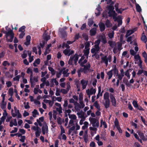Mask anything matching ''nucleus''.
<instances>
[{"label": "nucleus", "mask_w": 147, "mask_h": 147, "mask_svg": "<svg viewBox=\"0 0 147 147\" xmlns=\"http://www.w3.org/2000/svg\"><path fill=\"white\" fill-rule=\"evenodd\" d=\"M107 1V4H110V5L107 8V11H105L103 13V16L105 17L107 16V13L109 14V16L110 17H112L114 20L115 21H117L118 22V25L115 24L114 25L113 28V30H115L118 27H119L122 25V18L121 16H119L116 17L117 14L115 11L113 10L114 7L113 5V3L111 1V0H105Z\"/></svg>", "instance_id": "obj_1"}, {"label": "nucleus", "mask_w": 147, "mask_h": 147, "mask_svg": "<svg viewBox=\"0 0 147 147\" xmlns=\"http://www.w3.org/2000/svg\"><path fill=\"white\" fill-rule=\"evenodd\" d=\"M8 28L7 26H6L5 28L6 31H5L4 28H3L1 32L5 34V36L7 41L11 42L13 41L14 34L10 28Z\"/></svg>", "instance_id": "obj_2"}, {"label": "nucleus", "mask_w": 147, "mask_h": 147, "mask_svg": "<svg viewBox=\"0 0 147 147\" xmlns=\"http://www.w3.org/2000/svg\"><path fill=\"white\" fill-rule=\"evenodd\" d=\"M90 67V65L89 63H88L86 65V66H85L83 68H81L78 69L77 73L78 77H80L81 76V72H83L84 73H86L87 71L89 70Z\"/></svg>", "instance_id": "obj_3"}, {"label": "nucleus", "mask_w": 147, "mask_h": 147, "mask_svg": "<svg viewBox=\"0 0 147 147\" xmlns=\"http://www.w3.org/2000/svg\"><path fill=\"white\" fill-rule=\"evenodd\" d=\"M113 74H114L115 75L118 74V70L116 68L115 66H114L112 69L108 72L107 73V74L109 80H110L112 78Z\"/></svg>", "instance_id": "obj_4"}, {"label": "nucleus", "mask_w": 147, "mask_h": 147, "mask_svg": "<svg viewBox=\"0 0 147 147\" xmlns=\"http://www.w3.org/2000/svg\"><path fill=\"white\" fill-rule=\"evenodd\" d=\"M89 119L90 123L92 125V126L96 127H99V123L98 119L93 117H90Z\"/></svg>", "instance_id": "obj_5"}, {"label": "nucleus", "mask_w": 147, "mask_h": 147, "mask_svg": "<svg viewBox=\"0 0 147 147\" xmlns=\"http://www.w3.org/2000/svg\"><path fill=\"white\" fill-rule=\"evenodd\" d=\"M96 91V88L92 87L86 90V92L88 97L90 98L91 95L94 94H95Z\"/></svg>", "instance_id": "obj_6"}, {"label": "nucleus", "mask_w": 147, "mask_h": 147, "mask_svg": "<svg viewBox=\"0 0 147 147\" xmlns=\"http://www.w3.org/2000/svg\"><path fill=\"white\" fill-rule=\"evenodd\" d=\"M111 58V56L107 57V56H105L101 58V62H104L106 65V66H107L108 65V61H109V62H110Z\"/></svg>", "instance_id": "obj_7"}, {"label": "nucleus", "mask_w": 147, "mask_h": 147, "mask_svg": "<svg viewBox=\"0 0 147 147\" xmlns=\"http://www.w3.org/2000/svg\"><path fill=\"white\" fill-rule=\"evenodd\" d=\"M42 133L43 134H45L48 132V126L45 122L43 123V125L42 127Z\"/></svg>", "instance_id": "obj_8"}, {"label": "nucleus", "mask_w": 147, "mask_h": 147, "mask_svg": "<svg viewBox=\"0 0 147 147\" xmlns=\"http://www.w3.org/2000/svg\"><path fill=\"white\" fill-rule=\"evenodd\" d=\"M87 60L86 59H84V56L82 57L79 60V63L80 64L81 66L82 67H84L85 66H86V65L88 63H87L86 65H85V64L86 63Z\"/></svg>", "instance_id": "obj_9"}, {"label": "nucleus", "mask_w": 147, "mask_h": 147, "mask_svg": "<svg viewBox=\"0 0 147 147\" xmlns=\"http://www.w3.org/2000/svg\"><path fill=\"white\" fill-rule=\"evenodd\" d=\"M115 126L118 130L119 133H121L122 132V131L119 125V122L117 119H116L114 121Z\"/></svg>", "instance_id": "obj_10"}, {"label": "nucleus", "mask_w": 147, "mask_h": 147, "mask_svg": "<svg viewBox=\"0 0 147 147\" xmlns=\"http://www.w3.org/2000/svg\"><path fill=\"white\" fill-rule=\"evenodd\" d=\"M15 113H12V115L13 117H15L17 116V118H21L22 116L21 114L20 113L19 111L18 110H16L15 111Z\"/></svg>", "instance_id": "obj_11"}, {"label": "nucleus", "mask_w": 147, "mask_h": 147, "mask_svg": "<svg viewBox=\"0 0 147 147\" xmlns=\"http://www.w3.org/2000/svg\"><path fill=\"white\" fill-rule=\"evenodd\" d=\"M98 127H96L92 126L89 127V130L91 132V134L92 136H93L94 135L93 132L95 133V134L96 133V131L97 130V128Z\"/></svg>", "instance_id": "obj_12"}, {"label": "nucleus", "mask_w": 147, "mask_h": 147, "mask_svg": "<svg viewBox=\"0 0 147 147\" xmlns=\"http://www.w3.org/2000/svg\"><path fill=\"white\" fill-rule=\"evenodd\" d=\"M63 52L65 55H68L69 56L74 53V51H70L69 49H67L63 51Z\"/></svg>", "instance_id": "obj_13"}, {"label": "nucleus", "mask_w": 147, "mask_h": 147, "mask_svg": "<svg viewBox=\"0 0 147 147\" xmlns=\"http://www.w3.org/2000/svg\"><path fill=\"white\" fill-rule=\"evenodd\" d=\"M88 81L87 80L84 79L81 80L80 81V83L82 86L83 89H85L88 84Z\"/></svg>", "instance_id": "obj_14"}, {"label": "nucleus", "mask_w": 147, "mask_h": 147, "mask_svg": "<svg viewBox=\"0 0 147 147\" xmlns=\"http://www.w3.org/2000/svg\"><path fill=\"white\" fill-rule=\"evenodd\" d=\"M100 49L99 46L96 45H95L94 48H92L91 50V52L92 53H98Z\"/></svg>", "instance_id": "obj_15"}, {"label": "nucleus", "mask_w": 147, "mask_h": 147, "mask_svg": "<svg viewBox=\"0 0 147 147\" xmlns=\"http://www.w3.org/2000/svg\"><path fill=\"white\" fill-rule=\"evenodd\" d=\"M134 58L136 60V61L137 62H135V63H142V61L141 60L140 57V56L139 54H137L135 55L134 56Z\"/></svg>", "instance_id": "obj_16"}, {"label": "nucleus", "mask_w": 147, "mask_h": 147, "mask_svg": "<svg viewBox=\"0 0 147 147\" xmlns=\"http://www.w3.org/2000/svg\"><path fill=\"white\" fill-rule=\"evenodd\" d=\"M110 98L112 105L114 106H116V102L114 96L112 94H111Z\"/></svg>", "instance_id": "obj_17"}, {"label": "nucleus", "mask_w": 147, "mask_h": 147, "mask_svg": "<svg viewBox=\"0 0 147 147\" xmlns=\"http://www.w3.org/2000/svg\"><path fill=\"white\" fill-rule=\"evenodd\" d=\"M115 10L116 11L119 13H121L124 10V9H118L119 7V4L117 3L115 5Z\"/></svg>", "instance_id": "obj_18"}, {"label": "nucleus", "mask_w": 147, "mask_h": 147, "mask_svg": "<svg viewBox=\"0 0 147 147\" xmlns=\"http://www.w3.org/2000/svg\"><path fill=\"white\" fill-rule=\"evenodd\" d=\"M30 81L32 84H34L35 82H37L38 80L37 78H33L32 75L31 74L30 76Z\"/></svg>", "instance_id": "obj_19"}, {"label": "nucleus", "mask_w": 147, "mask_h": 147, "mask_svg": "<svg viewBox=\"0 0 147 147\" xmlns=\"http://www.w3.org/2000/svg\"><path fill=\"white\" fill-rule=\"evenodd\" d=\"M69 69H63L62 71H63V74L64 76L68 77L69 76V73H68Z\"/></svg>", "instance_id": "obj_20"}, {"label": "nucleus", "mask_w": 147, "mask_h": 147, "mask_svg": "<svg viewBox=\"0 0 147 147\" xmlns=\"http://www.w3.org/2000/svg\"><path fill=\"white\" fill-rule=\"evenodd\" d=\"M7 114H8L7 113L6 110L5 109H4L3 110V116L1 117V119H2L3 121H5Z\"/></svg>", "instance_id": "obj_21"}, {"label": "nucleus", "mask_w": 147, "mask_h": 147, "mask_svg": "<svg viewBox=\"0 0 147 147\" xmlns=\"http://www.w3.org/2000/svg\"><path fill=\"white\" fill-rule=\"evenodd\" d=\"M31 36L28 35L26 37V41L25 42L24 44L27 46L30 43Z\"/></svg>", "instance_id": "obj_22"}, {"label": "nucleus", "mask_w": 147, "mask_h": 147, "mask_svg": "<svg viewBox=\"0 0 147 147\" xmlns=\"http://www.w3.org/2000/svg\"><path fill=\"white\" fill-rule=\"evenodd\" d=\"M103 91L101 92V87L99 86L98 87V93L96 96V99L98 98L100 96H102V92Z\"/></svg>", "instance_id": "obj_23"}, {"label": "nucleus", "mask_w": 147, "mask_h": 147, "mask_svg": "<svg viewBox=\"0 0 147 147\" xmlns=\"http://www.w3.org/2000/svg\"><path fill=\"white\" fill-rule=\"evenodd\" d=\"M103 125L104 128H106L107 127V125L106 122L103 121V119H101L100 121V127H102Z\"/></svg>", "instance_id": "obj_24"}, {"label": "nucleus", "mask_w": 147, "mask_h": 147, "mask_svg": "<svg viewBox=\"0 0 147 147\" xmlns=\"http://www.w3.org/2000/svg\"><path fill=\"white\" fill-rule=\"evenodd\" d=\"M74 41H68L67 42V43H63V47H65L66 48H69V46L68 45L69 44H71L73 43V42H74Z\"/></svg>", "instance_id": "obj_25"}, {"label": "nucleus", "mask_w": 147, "mask_h": 147, "mask_svg": "<svg viewBox=\"0 0 147 147\" xmlns=\"http://www.w3.org/2000/svg\"><path fill=\"white\" fill-rule=\"evenodd\" d=\"M96 10L98 11V12H95V14L96 16H99L100 14V12L102 10V9L101 7L99 5H98V6L96 8Z\"/></svg>", "instance_id": "obj_26"}, {"label": "nucleus", "mask_w": 147, "mask_h": 147, "mask_svg": "<svg viewBox=\"0 0 147 147\" xmlns=\"http://www.w3.org/2000/svg\"><path fill=\"white\" fill-rule=\"evenodd\" d=\"M99 27L100 31H103L105 30V26L104 23L100 22L99 24Z\"/></svg>", "instance_id": "obj_27"}, {"label": "nucleus", "mask_w": 147, "mask_h": 147, "mask_svg": "<svg viewBox=\"0 0 147 147\" xmlns=\"http://www.w3.org/2000/svg\"><path fill=\"white\" fill-rule=\"evenodd\" d=\"M44 120V118L43 117H41L37 120V122L38 123L39 126H42V122Z\"/></svg>", "instance_id": "obj_28"}, {"label": "nucleus", "mask_w": 147, "mask_h": 147, "mask_svg": "<svg viewBox=\"0 0 147 147\" xmlns=\"http://www.w3.org/2000/svg\"><path fill=\"white\" fill-rule=\"evenodd\" d=\"M96 32V28H95L92 29L90 30V35L92 36L95 35Z\"/></svg>", "instance_id": "obj_29"}, {"label": "nucleus", "mask_w": 147, "mask_h": 147, "mask_svg": "<svg viewBox=\"0 0 147 147\" xmlns=\"http://www.w3.org/2000/svg\"><path fill=\"white\" fill-rule=\"evenodd\" d=\"M43 37L44 39L47 41L49 40L50 38V36L47 35V33L46 31H45V33L43 34Z\"/></svg>", "instance_id": "obj_30"}, {"label": "nucleus", "mask_w": 147, "mask_h": 147, "mask_svg": "<svg viewBox=\"0 0 147 147\" xmlns=\"http://www.w3.org/2000/svg\"><path fill=\"white\" fill-rule=\"evenodd\" d=\"M58 138L60 139H63L64 140H66L67 138V137L65 134H60L58 136Z\"/></svg>", "instance_id": "obj_31"}, {"label": "nucleus", "mask_w": 147, "mask_h": 147, "mask_svg": "<svg viewBox=\"0 0 147 147\" xmlns=\"http://www.w3.org/2000/svg\"><path fill=\"white\" fill-rule=\"evenodd\" d=\"M7 105L6 102H5V101H2L1 103V107L2 109H5Z\"/></svg>", "instance_id": "obj_32"}, {"label": "nucleus", "mask_w": 147, "mask_h": 147, "mask_svg": "<svg viewBox=\"0 0 147 147\" xmlns=\"http://www.w3.org/2000/svg\"><path fill=\"white\" fill-rule=\"evenodd\" d=\"M62 100V98L61 97H56V96H53L52 97V100L54 101H56V100L58 101L59 102H61Z\"/></svg>", "instance_id": "obj_33"}, {"label": "nucleus", "mask_w": 147, "mask_h": 147, "mask_svg": "<svg viewBox=\"0 0 147 147\" xmlns=\"http://www.w3.org/2000/svg\"><path fill=\"white\" fill-rule=\"evenodd\" d=\"M136 30V29H135L134 30H128L127 32L126 36L128 37L131 34H132L134 31Z\"/></svg>", "instance_id": "obj_34"}, {"label": "nucleus", "mask_w": 147, "mask_h": 147, "mask_svg": "<svg viewBox=\"0 0 147 147\" xmlns=\"http://www.w3.org/2000/svg\"><path fill=\"white\" fill-rule=\"evenodd\" d=\"M69 118L72 120H75L76 119L77 117L74 114H68Z\"/></svg>", "instance_id": "obj_35"}, {"label": "nucleus", "mask_w": 147, "mask_h": 147, "mask_svg": "<svg viewBox=\"0 0 147 147\" xmlns=\"http://www.w3.org/2000/svg\"><path fill=\"white\" fill-rule=\"evenodd\" d=\"M32 115L33 117H36L37 115H39V113L38 111L36 109H34L32 111Z\"/></svg>", "instance_id": "obj_36"}, {"label": "nucleus", "mask_w": 147, "mask_h": 147, "mask_svg": "<svg viewBox=\"0 0 147 147\" xmlns=\"http://www.w3.org/2000/svg\"><path fill=\"white\" fill-rule=\"evenodd\" d=\"M84 125L82 127V129H85L87 128L89 125L87 121H85L84 123Z\"/></svg>", "instance_id": "obj_37"}, {"label": "nucleus", "mask_w": 147, "mask_h": 147, "mask_svg": "<svg viewBox=\"0 0 147 147\" xmlns=\"http://www.w3.org/2000/svg\"><path fill=\"white\" fill-rule=\"evenodd\" d=\"M93 106L96 107L99 111L100 110V107L97 101H96L94 103Z\"/></svg>", "instance_id": "obj_38"}, {"label": "nucleus", "mask_w": 147, "mask_h": 147, "mask_svg": "<svg viewBox=\"0 0 147 147\" xmlns=\"http://www.w3.org/2000/svg\"><path fill=\"white\" fill-rule=\"evenodd\" d=\"M83 99V94L82 93H80L79 95V100L80 101V103L82 106V100Z\"/></svg>", "instance_id": "obj_39"}, {"label": "nucleus", "mask_w": 147, "mask_h": 147, "mask_svg": "<svg viewBox=\"0 0 147 147\" xmlns=\"http://www.w3.org/2000/svg\"><path fill=\"white\" fill-rule=\"evenodd\" d=\"M104 98L105 100H109V94L108 92H106L104 95Z\"/></svg>", "instance_id": "obj_40"}, {"label": "nucleus", "mask_w": 147, "mask_h": 147, "mask_svg": "<svg viewBox=\"0 0 147 147\" xmlns=\"http://www.w3.org/2000/svg\"><path fill=\"white\" fill-rule=\"evenodd\" d=\"M79 56L77 55L76 54L74 56L72 57L73 58V60L75 63H76L77 60H78Z\"/></svg>", "instance_id": "obj_41"}, {"label": "nucleus", "mask_w": 147, "mask_h": 147, "mask_svg": "<svg viewBox=\"0 0 147 147\" xmlns=\"http://www.w3.org/2000/svg\"><path fill=\"white\" fill-rule=\"evenodd\" d=\"M141 40L143 42L145 43L147 42V38L146 36L144 35V33H142V36L141 38Z\"/></svg>", "instance_id": "obj_42"}, {"label": "nucleus", "mask_w": 147, "mask_h": 147, "mask_svg": "<svg viewBox=\"0 0 147 147\" xmlns=\"http://www.w3.org/2000/svg\"><path fill=\"white\" fill-rule=\"evenodd\" d=\"M60 32H61L62 36L63 38H65L67 36V34L65 32L63 31H62V29H61L60 30Z\"/></svg>", "instance_id": "obj_43"}, {"label": "nucleus", "mask_w": 147, "mask_h": 147, "mask_svg": "<svg viewBox=\"0 0 147 147\" xmlns=\"http://www.w3.org/2000/svg\"><path fill=\"white\" fill-rule=\"evenodd\" d=\"M13 88H10L8 91V94L10 96H13Z\"/></svg>", "instance_id": "obj_44"}, {"label": "nucleus", "mask_w": 147, "mask_h": 147, "mask_svg": "<svg viewBox=\"0 0 147 147\" xmlns=\"http://www.w3.org/2000/svg\"><path fill=\"white\" fill-rule=\"evenodd\" d=\"M110 100H105V106L106 108H108L110 106Z\"/></svg>", "instance_id": "obj_45"}, {"label": "nucleus", "mask_w": 147, "mask_h": 147, "mask_svg": "<svg viewBox=\"0 0 147 147\" xmlns=\"http://www.w3.org/2000/svg\"><path fill=\"white\" fill-rule=\"evenodd\" d=\"M39 88V85H37L36 86V88H34V93L36 94L38 93V90Z\"/></svg>", "instance_id": "obj_46"}, {"label": "nucleus", "mask_w": 147, "mask_h": 147, "mask_svg": "<svg viewBox=\"0 0 147 147\" xmlns=\"http://www.w3.org/2000/svg\"><path fill=\"white\" fill-rule=\"evenodd\" d=\"M61 92V90L59 88H56V92L55 95L56 96H59L60 95V92Z\"/></svg>", "instance_id": "obj_47"}, {"label": "nucleus", "mask_w": 147, "mask_h": 147, "mask_svg": "<svg viewBox=\"0 0 147 147\" xmlns=\"http://www.w3.org/2000/svg\"><path fill=\"white\" fill-rule=\"evenodd\" d=\"M90 49H85L84 50V55L87 58L88 55L89 53Z\"/></svg>", "instance_id": "obj_48"}, {"label": "nucleus", "mask_w": 147, "mask_h": 147, "mask_svg": "<svg viewBox=\"0 0 147 147\" xmlns=\"http://www.w3.org/2000/svg\"><path fill=\"white\" fill-rule=\"evenodd\" d=\"M105 25L107 27H111L112 24L109 20H107L105 22Z\"/></svg>", "instance_id": "obj_49"}, {"label": "nucleus", "mask_w": 147, "mask_h": 147, "mask_svg": "<svg viewBox=\"0 0 147 147\" xmlns=\"http://www.w3.org/2000/svg\"><path fill=\"white\" fill-rule=\"evenodd\" d=\"M40 62V59H37L36 60L34 63V66H37V65L39 64Z\"/></svg>", "instance_id": "obj_50"}, {"label": "nucleus", "mask_w": 147, "mask_h": 147, "mask_svg": "<svg viewBox=\"0 0 147 147\" xmlns=\"http://www.w3.org/2000/svg\"><path fill=\"white\" fill-rule=\"evenodd\" d=\"M109 43L110 46L112 48L114 47V46L116 45V44L114 42L109 41Z\"/></svg>", "instance_id": "obj_51"}, {"label": "nucleus", "mask_w": 147, "mask_h": 147, "mask_svg": "<svg viewBox=\"0 0 147 147\" xmlns=\"http://www.w3.org/2000/svg\"><path fill=\"white\" fill-rule=\"evenodd\" d=\"M69 101L70 103H74V105H78V103L76 102H75L73 98L70 99L69 100Z\"/></svg>", "instance_id": "obj_52"}, {"label": "nucleus", "mask_w": 147, "mask_h": 147, "mask_svg": "<svg viewBox=\"0 0 147 147\" xmlns=\"http://www.w3.org/2000/svg\"><path fill=\"white\" fill-rule=\"evenodd\" d=\"M49 70L51 72V73L52 75H54L55 74V71L54 69L51 67H48Z\"/></svg>", "instance_id": "obj_53"}, {"label": "nucleus", "mask_w": 147, "mask_h": 147, "mask_svg": "<svg viewBox=\"0 0 147 147\" xmlns=\"http://www.w3.org/2000/svg\"><path fill=\"white\" fill-rule=\"evenodd\" d=\"M27 51H24L23 52V54L22 55V57L23 59L26 58L27 57Z\"/></svg>", "instance_id": "obj_54"}, {"label": "nucleus", "mask_w": 147, "mask_h": 147, "mask_svg": "<svg viewBox=\"0 0 147 147\" xmlns=\"http://www.w3.org/2000/svg\"><path fill=\"white\" fill-rule=\"evenodd\" d=\"M83 138L84 141L86 143H87L88 142V137L87 135H84Z\"/></svg>", "instance_id": "obj_55"}, {"label": "nucleus", "mask_w": 147, "mask_h": 147, "mask_svg": "<svg viewBox=\"0 0 147 147\" xmlns=\"http://www.w3.org/2000/svg\"><path fill=\"white\" fill-rule=\"evenodd\" d=\"M31 129L34 130L36 132L37 131H38L40 129L39 128L38 126H34L32 127Z\"/></svg>", "instance_id": "obj_56"}, {"label": "nucleus", "mask_w": 147, "mask_h": 147, "mask_svg": "<svg viewBox=\"0 0 147 147\" xmlns=\"http://www.w3.org/2000/svg\"><path fill=\"white\" fill-rule=\"evenodd\" d=\"M90 45V43L89 42H86L85 43V49H90L89 46Z\"/></svg>", "instance_id": "obj_57"}, {"label": "nucleus", "mask_w": 147, "mask_h": 147, "mask_svg": "<svg viewBox=\"0 0 147 147\" xmlns=\"http://www.w3.org/2000/svg\"><path fill=\"white\" fill-rule=\"evenodd\" d=\"M57 121L59 124L61 125L63 122V120L60 117H58L57 119Z\"/></svg>", "instance_id": "obj_58"}, {"label": "nucleus", "mask_w": 147, "mask_h": 147, "mask_svg": "<svg viewBox=\"0 0 147 147\" xmlns=\"http://www.w3.org/2000/svg\"><path fill=\"white\" fill-rule=\"evenodd\" d=\"M134 135V136L141 143L142 142V140L140 139L139 138L138 135L134 133L133 134Z\"/></svg>", "instance_id": "obj_59"}, {"label": "nucleus", "mask_w": 147, "mask_h": 147, "mask_svg": "<svg viewBox=\"0 0 147 147\" xmlns=\"http://www.w3.org/2000/svg\"><path fill=\"white\" fill-rule=\"evenodd\" d=\"M136 6L137 11L138 12H141L142 10L140 6L138 4H136Z\"/></svg>", "instance_id": "obj_60"}, {"label": "nucleus", "mask_w": 147, "mask_h": 147, "mask_svg": "<svg viewBox=\"0 0 147 147\" xmlns=\"http://www.w3.org/2000/svg\"><path fill=\"white\" fill-rule=\"evenodd\" d=\"M142 56L144 58V60L147 59V54L145 51H143L142 53Z\"/></svg>", "instance_id": "obj_61"}, {"label": "nucleus", "mask_w": 147, "mask_h": 147, "mask_svg": "<svg viewBox=\"0 0 147 147\" xmlns=\"http://www.w3.org/2000/svg\"><path fill=\"white\" fill-rule=\"evenodd\" d=\"M138 134L140 137L143 140L144 137V134L142 132H138Z\"/></svg>", "instance_id": "obj_62"}, {"label": "nucleus", "mask_w": 147, "mask_h": 147, "mask_svg": "<svg viewBox=\"0 0 147 147\" xmlns=\"http://www.w3.org/2000/svg\"><path fill=\"white\" fill-rule=\"evenodd\" d=\"M24 107L25 109H28L30 108V107L29 105V104L28 102H27V103L24 102Z\"/></svg>", "instance_id": "obj_63"}, {"label": "nucleus", "mask_w": 147, "mask_h": 147, "mask_svg": "<svg viewBox=\"0 0 147 147\" xmlns=\"http://www.w3.org/2000/svg\"><path fill=\"white\" fill-rule=\"evenodd\" d=\"M2 65L4 66H6L10 65V63L7 61H4L2 63Z\"/></svg>", "instance_id": "obj_64"}]
</instances>
